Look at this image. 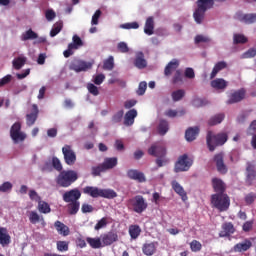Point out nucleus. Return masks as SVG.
Returning <instances> with one entry per match:
<instances>
[{"instance_id":"35","label":"nucleus","mask_w":256,"mask_h":256,"mask_svg":"<svg viewBox=\"0 0 256 256\" xmlns=\"http://www.w3.org/2000/svg\"><path fill=\"white\" fill-rule=\"evenodd\" d=\"M102 166L104 167L105 171H109V169L117 167V157L105 158Z\"/></svg>"},{"instance_id":"43","label":"nucleus","mask_w":256,"mask_h":256,"mask_svg":"<svg viewBox=\"0 0 256 256\" xmlns=\"http://www.w3.org/2000/svg\"><path fill=\"white\" fill-rule=\"evenodd\" d=\"M166 117H170L171 119L175 118V117H183V115H185V110H173V109H169L165 112Z\"/></svg>"},{"instance_id":"33","label":"nucleus","mask_w":256,"mask_h":256,"mask_svg":"<svg viewBox=\"0 0 256 256\" xmlns=\"http://www.w3.org/2000/svg\"><path fill=\"white\" fill-rule=\"evenodd\" d=\"M54 226H55L56 231H58V233L60 235H63L64 237H67V235H69V227H67L61 221L57 220L54 223Z\"/></svg>"},{"instance_id":"37","label":"nucleus","mask_w":256,"mask_h":256,"mask_svg":"<svg viewBox=\"0 0 256 256\" xmlns=\"http://www.w3.org/2000/svg\"><path fill=\"white\" fill-rule=\"evenodd\" d=\"M240 21L246 23V25L256 23V13L244 14L241 16Z\"/></svg>"},{"instance_id":"5","label":"nucleus","mask_w":256,"mask_h":256,"mask_svg":"<svg viewBox=\"0 0 256 256\" xmlns=\"http://www.w3.org/2000/svg\"><path fill=\"white\" fill-rule=\"evenodd\" d=\"M211 204L220 213H223L229 210L231 198L226 193H216L211 196Z\"/></svg>"},{"instance_id":"10","label":"nucleus","mask_w":256,"mask_h":256,"mask_svg":"<svg viewBox=\"0 0 256 256\" xmlns=\"http://www.w3.org/2000/svg\"><path fill=\"white\" fill-rule=\"evenodd\" d=\"M84 43L79 35L75 34L72 37V42L68 44V48L63 52V55L66 59H69L71 55L75 53L78 49L83 47Z\"/></svg>"},{"instance_id":"29","label":"nucleus","mask_w":256,"mask_h":256,"mask_svg":"<svg viewBox=\"0 0 256 256\" xmlns=\"http://www.w3.org/2000/svg\"><path fill=\"white\" fill-rule=\"evenodd\" d=\"M199 135V127H190L185 132L186 141H195Z\"/></svg>"},{"instance_id":"17","label":"nucleus","mask_w":256,"mask_h":256,"mask_svg":"<svg viewBox=\"0 0 256 256\" xmlns=\"http://www.w3.org/2000/svg\"><path fill=\"white\" fill-rule=\"evenodd\" d=\"M245 89H240L237 91H234L229 95V99L227 100L228 105H233L235 103H240V101H243L245 99Z\"/></svg>"},{"instance_id":"45","label":"nucleus","mask_w":256,"mask_h":256,"mask_svg":"<svg viewBox=\"0 0 256 256\" xmlns=\"http://www.w3.org/2000/svg\"><path fill=\"white\" fill-rule=\"evenodd\" d=\"M63 29V22H57L54 24V27L50 31V37H56V35H59L61 33V30Z\"/></svg>"},{"instance_id":"11","label":"nucleus","mask_w":256,"mask_h":256,"mask_svg":"<svg viewBox=\"0 0 256 256\" xmlns=\"http://www.w3.org/2000/svg\"><path fill=\"white\" fill-rule=\"evenodd\" d=\"M62 154L66 165L72 166L77 163V154L73 151V147H71V145H64L62 148Z\"/></svg>"},{"instance_id":"39","label":"nucleus","mask_w":256,"mask_h":256,"mask_svg":"<svg viewBox=\"0 0 256 256\" xmlns=\"http://www.w3.org/2000/svg\"><path fill=\"white\" fill-rule=\"evenodd\" d=\"M249 39L243 34H234L233 35V43L234 45H245Z\"/></svg>"},{"instance_id":"48","label":"nucleus","mask_w":256,"mask_h":256,"mask_svg":"<svg viewBox=\"0 0 256 256\" xmlns=\"http://www.w3.org/2000/svg\"><path fill=\"white\" fill-rule=\"evenodd\" d=\"M29 221H30V223H32V225H35V224L39 223V221H44V219L41 218L39 216V214H37V212L31 211L29 214Z\"/></svg>"},{"instance_id":"31","label":"nucleus","mask_w":256,"mask_h":256,"mask_svg":"<svg viewBox=\"0 0 256 256\" xmlns=\"http://www.w3.org/2000/svg\"><path fill=\"white\" fill-rule=\"evenodd\" d=\"M157 251V246H155V243H145L142 247V252L144 255L152 256L155 255V252Z\"/></svg>"},{"instance_id":"8","label":"nucleus","mask_w":256,"mask_h":256,"mask_svg":"<svg viewBox=\"0 0 256 256\" xmlns=\"http://www.w3.org/2000/svg\"><path fill=\"white\" fill-rule=\"evenodd\" d=\"M193 165V159L189 158V155L183 154L178 157L174 166L175 173H182L183 171H189Z\"/></svg>"},{"instance_id":"44","label":"nucleus","mask_w":256,"mask_h":256,"mask_svg":"<svg viewBox=\"0 0 256 256\" xmlns=\"http://www.w3.org/2000/svg\"><path fill=\"white\" fill-rule=\"evenodd\" d=\"M38 210L44 214L51 213V206H49V203L40 200L38 202Z\"/></svg>"},{"instance_id":"22","label":"nucleus","mask_w":256,"mask_h":256,"mask_svg":"<svg viewBox=\"0 0 256 256\" xmlns=\"http://www.w3.org/2000/svg\"><path fill=\"white\" fill-rule=\"evenodd\" d=\"M233 233H235V226H233V223L231 222H226L222 225L219 237H231Z\"/></svg>"},{"instance_id":"58","label":"nucleus","mask_w":256,"mask_h":256,"mask_svg":"<svg viewBox=\"0 0 256 256\" xmlns=\"http://www.w3.org/2000/svg\"><path fill=\"white\" fill-rule=\"evenodd\" d=\"M102 14L103 12H101V10H96L92 16L91 25H99V19Z\"/></svg>"},{"instance_id":"4","label":"nucleus","mask_w":256,"mask_h":256,"mask_svg":"<svg viewBox=\"0 0 256 256\" xmlns=\"http://www.w3.org/2000/svg\"><path fill=\"white\" fill-rule=\"evenodd\" d=\"M197 9L193 13L194 21L201 25L203 19H205V13L208 9H213L215 5V0H197L196 2Z\"/></svg>"},{"instance_id":"52","label":"nucleus","mask_w":256,"mask_h":256,"mask_svg":"<svg viewBox=\"0 0 256 256\" xmlns=\"http://www.w3.org/2000/svg\"><path fill=\"white\" fill-rule=\"evenodd\" d=\"M202 247H203V245H201V242H199L197 240H193L190 243L191 251H193L194 253L201 251Z\"/></svg>"},{"instance_id":"51","label":"nucleus","mask_w":256,"mask_h":256,"mask_svg":"<svg viewBox=\"0 0 256 256\" xmlns=\"http://www.w3.org/2000/svg\"><path fill=\"white\" fill-rule=\"evenodd\" d=\"M123 115H125V111L119 110L112 116V123H121L123 121Z\"/></svg>"},{"instance_id":"28","label":"nucleus","mask_w":256,"mask_h":256,"mask_svg":"<svg viewBox=\"0 0 256 256\" xmlns=\"http://www.w3.org/2000/svg\"><path fill=\"white\" fill-rule=\"evenodd\" d=\"M154 31H155V20L153 19L152 16H150L146 19L145 26H144V33L146 35H153Z\"/></svg>"},{"instance_id":"41","label":"nucleus","mask_w":256,"mask_h":256,"mask_svg":"<svg viewBox=\"0 0 256 256\" xmlns=\"http://www.w3.org/2000/svg\"><path fill=\"white\" fill-rule=\"evenodd\" d=\"M129 235L131 239H137L141 235V228L139 225H131L129 227Z\"/></svg>"},{"instance_id":"26","label":"nucleus","mask_w":256,"mask_h":256,"mask_svg":"<svg viewBox=\"0 0 256 256\" xmlns=\"http://www.w3.org/2000/svg\"><path fill=\"white\" fill-rule=\"evenodd\" d=\"M134 65L137 69H145V67H147V60L145 59V54H143V52L136 53Z\"/></svg>"},{"instance_id":"18","label":"nucleus","mask_w":256,"mask_h":256,"mask_svg":"<svg viewBox=\"0 0 256 256\" xmlns=\"http://www.w3.org/2000/svg\"><path fill=\"white\" fill-rule=\"evenodd\" d=\"M214 163H216L218 173H222V175L227 173V165H225L223 153H218L214 156Z\"/></svg>"},{"instance_id":"55","label":"nucleus","mask_w":256,"mask_h":256,"mask_svg":"<svg viewBox=\"0 0 256 256\" xmlns=\"http://www.w3.org/2000/svg\"><path fill=\"white\" fill-rule=\"evenodd\" d=\"M52 167L56 171H63V165L61 164V160H59V158L57 157L52 158Z\"/></svg>"},{"instance_id":"30","label":"nucleus","mask_w":256,"mask_h":256,"mask_svg":"<svg viewBox=\"0 0 256 256\" xmlns=\"http://www.w3.org/2000/svg\"><path fill=\"white\" fill-rule=\"evenodd\" d=\"M223 69H227V62H217L210 74V79H215V77H217V73H219V71H223Z\"/></svg>"},{"instance_id":"53","label":"nucleus","mask_w":256,"mask_h":256,"mask_svg":"<svg viewBox=\"0 0 256 256\" xmlns=\"http://www.w3.org/2000/svg\"><path fill=\"white\" fill-rule=\"evenodd\" d=\"M256 56V49L250 48L242 54V59H253Z\"/></svg>"},{"instance_id":"54","label":"nucleus","mask_w":256,"mask_h":256,"mask_svg":"<svg viewBox=\"0 0 256 256\" xmlns=\"http://www.w3.org/2000/svg\"><path fill=\"white\" fill-rule=\"evenodd\" d=\"M87 89H88L89 93L91 95H93L94 97H97V95H99V88L97 86H95V84L88 83Z\"/></svg>"},{"instance_id":"46","label":"nucleus","mask_w":256,"mask_h":256,"mask_svg":"<svg viewBox=\"0 0 256 256\" xmlns=\"http://www.w3.org/2000/svg\"><path fill=\"white\" fill-rule=\"evenodd\" d=\"M115 67V62L113 56H109L107 60L104 61L103 69L106 71H113V68Z\"/></svg>"},{"instance_id":"36","label":"nucleus","mask_w":256,"mask_h":256,"mask_svg":"<svg viewBox=\"0 0 256 256\" xmlns=\"http://www.w3.org/2000/svg\"><path fill=\"white\" fill-rule=\"evenodd\" d=\"M86 241L92 249H101V247H103L102 240L99 237L97 238L87 237Z\"/></svg>"},{"instance_id":"19","label":"nucleus","mask_w":256,"mask_h":256,"mask_svg":"<svg viewBox=\"0 0 256 256\" xmlns=\"http://www.w3.org/2000/svg\"><path fill=\"white\" fill-rule=\"evenodd\" d=\"M250 247H253V243L251 240L245 239L243 242L234 245L232 251L234 253H245V251H249Z\"/></svg>"},{"instance_id":"56","label":"nucleus","mask_w":256,"mask_h":256,"mask_svg":"<svg viewBox=\"0 0 256 256\" xmlns=\"http://www.w3.org/2000/svg\"><path fill=\"white\" fill-rule=\"evenodd\" d=\"M255 199H256V194L254 192H250L245 196L244 201L246 205H253V203H255Z\"/></svg>"},{"instance_id":"40","label":"nucleus","mask_w":256,"mask_h":256,"mask_svg":"<svg viewBox=\"0 0 256 256\" xmlns=\"http://www.w3.org/2000/svg\"><path fill=\"white\" fill-rule=\"evenodd\" d=\"M68 213L69 215H77L79 213L80 202H68Z\"/></svg>"},{"instance_id":"16","label":"nucleus","mask_w":256,"mask_h":256,"mask_svg":"<svg viewBox=\"0 0 256 256\" xmlns=\"http://www.w3.org/2000/svg\"><path fill=\"white\" fill-rule=\"evenodd\" d=\"M128 179L132 181H137V183H145L147 178L145 177V173L137 170V169H129L126 173Z\"/></svg>"},{"instance_id":"50","label":"nucleus","mask_w":256,"mask_h":256,"mask_svg":"<svg viewBox=\"0 0 256 256\" xmlns=\"http://www.w3.org/2000/svg\"><path fill=\"white\" fill-rule=\"evenodd\" d=\"M105 168L103 166V164H100L98 166H93L92 167V175L94 177H99V175H101V173H105Z\"/></svg>"},{"instance_id":"7","label":"nucleus","mask_w":256,"mask_h":256,"mask_svg":"<svg viewBox=\"0 0 256 256\" xmlns=\"http://www.w3.org/2000/svg\"><path fill=\"white\" fill-rule=\"evenodd\" d=\"M127 207L128 209H132L134 213L141 215V213L147 210L148 204L142 195H137L127 200Z\"/></svg>"},{"instance_id":"38","label":"nucleus","mask_w":256,"mask_h":256,"mask_svg":"<svg viewBox=\"0 0 256 256\" xmlns=\"http://www.w3.org/2000/svg\"><path fill=\"white\" fill-rule=\"evenodd\" d=\"M39 35L32 29L27 30L21 35V41H29L33 39H38Z\"/></svg>"},{"instance_id":"27","label":"nucleus","mask_w":256,"mask_h":256,"mask_svg":"<svg viewBox=\"0 0 256 256\" xmlns=\"http://www.w3.org/2000/svg\"><path fill=\"white\" fill-rule=\"evenodd\" d=\"M178 67H179V60L173 59L172 61H170L164 69L165 77H170L173 71H177Z\"/></svg>"},{"instance_id":"20","label":"nucleus","mask_w":256,"mask_h":256,"mask_svg":"<svg viewBox=\"0 0 256 256\" xmlns=\"http://www.w3.org/2000/svg\"><path fill=\"white\" fill-rule=\"evenodd\" d=\"M0 245L2 247L11 245V235H9V231L5 227H0Z\"/></svg>"},{"instance_id":"57","label":"nucleus","mask_w":256,"mask_h":256,"mask_svg":"<svg viewBox=\"0 0 256 256\" xmlns=\"http://www.w3.org/2000/svg\"><path fill=\"white\" fill-rule=\"evenodd\" d=\"M107 223H108L107 217H103L95 225V227H94L95 231H99L100 229L107 227Z\"/></svg>"},{"instance_id":"2","label":"nucleus","mask_w":256,"mask_h":256,"mask_svg":"<svg viewBox=\"0 0 256 256\" xmlns=\"http://www.w3.org/2000/svg\"><path fill=\"white\" fill-rule=\"evenodd\" d=\"M84 195H89L93 199L103 197L104 199H115L117 192L113 189H101L94 186H86L82 189Z\"/></svg>"},{"instance_id":"6","label":"nucleus","mask_w":256,"mask_h":256,"mask_svg":"<svg viewBox=\"0 0 256 256\" xmlns=\"http://www.w3.org/2000/svg\"><path fill=\"white\" fill-rule=\"evenodd\" d=\"M79 179V175L75 170H64L59 173L56 178V183L59 187H71L75 181Z\"/></svg>"},{"instance_id":"23","label":"nucleus","mask_w":256,"mask_h":256,"mask_svg":"<svg viewBox=\"0 0 256 256\" xmlns=\"http://www.w3.org/2000/svg\"><path fill=\"white\" fill-rule=\"evenodd\" d=\"M210 85L213 89H216L217 91H225V89H227V86L229 85V82L223 78H217L212 80Z\"/></svg>"},{"instance_id":"63","label":"nucleus","mask_w":256,"mask_h":256,"mask_svg":"<svg viewBox=\"0 0 256 256\" xmlns=\"http://www.w3.org/2000/svg\"><path fill=\"white\" fill-rule=\"evenodd\" d=\"M117 49L120 53H129V46L125 42H119Z\"/></svg>"},{"instance_id":"61","label":"nucleus","mask_w":256,"mask_h":256,"mask_svg":"<svg viewBox=\"0 0 256 256\" xmlns=\"http://www.w3.org/2000/svg\"><path fill=\"white\" fill-rule=\"evenodd\" d=\"M13 189V184L11 182H4L0 185V193H7Z\"/></svg>"},{"instance_id":"34","label":"nucleus","mask_w":256,"mask_h":256,"mask_svg":"<svg viewBox=\"0 0 256 256\" xmlns=\"http://www.w3.org/2000/svg\"><path fill=\"white\" fill-rule=\"evenodd\" d=\"M224 119H225V114L223 113L216 114L208 120V125L210 127H214V125H219L220 123H223Z\"/></svg>"},{"instance_id":"62","label":"nucleus","mask_w":256,"mask_h":256,"mask_svg":"<svg viewBox=\"0 0 256 256\" xmlns=\"http://www.w3.org/2000/svg\"><path fill=\"white\" fill-rule=\"evenodd\" d=\"M120 27L121 29H139V23L137 22L124 23Z\"/></svg>"},{"instance_id":"14","label":"nucleus","mask_w":256,"mask_h":256,"mask_svg":"<svg viewBox=\"0 0 256 256\" xmlns=\"http://www.w3.org/2000/svg\"><path fill=\"white\" fill-rule=\"evenodd\" d=\"M100 239L102 241V247H109V245H113V243L119 241V236L117 235V232L110 231L102 234Z\"/></svg>"},{"instance_id":"13","label":"nucleus","mask_w":256,"mask_h":256,"mask_svg":"<svg viewBox=\"0 0 256 256\" xmlns=\"http://www.w3.org/2000/svg\"><path fill=\"white\" fill-rule=\"evenodd\" d=\"M93 67V63L83 61V60H75L71 65L70 69L75 71L76 73H81V71H87Z\"/></svg>"},{"instance_id":"9","label":"nucleus","mask_w":256,"mask_h":256,"mask_svg":"<svg viewBox=\"0 0 256 256\" xmlns=\"http://www.w3.org/2000/svg\"><path fill=\"white\" fill-rule=\"evenodd\" d=\"M10 137L13 143H23L27 139V134L21 131V122H15L10 128Z\"/></svg>"},{"instance_id":"15","label":"nucleus","mask_w":256,"mask_h":256,"mask_svg":"<svg viewBox=\"0 0 256 256\" xmlns=\"http://www.w3.org/2000/svg\"><path fill=\"white\" fill-rule=\"evenodd\" d=\"M39 118V106L37 104L32 105L31 111L26 114V125L28 127H33V124L36 123Z\"/></svg>"},{"instance_id":"21","label":"nucleus","mask_w":256,"mask_h":256,"mask_svg":"<svg viewBox=\"0 0 256 256\" xmlns=\"http://www.w3.org/2000/svg\"><path fill=\"white\" fill-rule=\"evenodd\" d=\"M137 117V111L135 109H130L124 115V125L125 127H131L135 123V118Z\"/></svg>"},{"instance_id":"1","label":"nucleus","mask_w":256,"mask_h":256,"mask_svg":"<svg viewBox=\"0 0 256 256\" xmlns=\"http://www.w3.org/2000/svg\"><path fill=\"white\" fill-rule=\"evenodd\" d=\"M148 154L152 157H157L156 165L157 167H165L167 163H169V159L167 158V149L161 143L152 144L148 149Z\"/></svg>"},{"instance_id":"47","label":"nucleus","mask_w":256,"mask_h":256,"mask_svg":"<svg viewBox=\"0 0 256 256\" xmlns=\"http://www.w3.org/2000/svg\"><path fill=\"white\" fill-rule=\"evenodd\" d=\"M171 96L174 102L181 101V99L185 97V90L183 89L176 90L172 92Z\"/></svg>"},{"instance_id":"32","label":"nucleus","mask_w":256,"mask_h":256,"mask_svg":"<svg viewBox=\"0 0 256 256\" xmlns=\"http://www.w3.org/2000/svg\"><path fill=\"white\" fill-rule=\"evenodd\" d=\"M25 63H27V57L25 56H19L12 61L13 68L16 71L23 69V67L25 66Z\"/></svg>"},{"instance_id":"60","label":"nucleus","mask_w":256,"mask_h":256,"mask_svg":"<svg viewBox=\"0 0 256 256\" xmlns=\"http://www.w3.org/2000/svg\"><path fill=\"white\" fill-rule=\"evenodd\" d=\"M57 249L58 251H69V242L67 241H58L57 242Z\"/></svg>"},{"instance_id":"24","label":"nucleus","mask_w":256,"mask_h":256,"mask_svg":"<svg viewBox=\"0 0 256 256\" xmlns=\"http://www.w3.org/2000/svg\"><path fill=\"white\" fill-rule=\"evenodd\" d=\"M212 187L215 193H225L227 191V185H225V182L221 178H213Z\"/></svg>"},{"instance_id":"42","label":"nucleus","mask_w":256,"mask_h":256,"mask_svg":"<svg viewBox=\"0 0 256 256\" xmlns=\"http://www.w3.org/2000/svg\"><path fill=\"white\" fill-rule=\"evenodd\" d=\"M169 131V122L166 120H160L158 125V133L159 135H165Z\"/></svg>"},{"instance_id":"59","label":"nucleus","mask_w":256,"mask_h":256,"mask_svg":"<svg viewBox=\"0 0 256 256\" xmlns=\"http://www.w3.org/2000/svg\"><path fill=\"white\" fill-rule=\"evenodd\" d=\"M147 91V82L142 81L139 83L138 89L136 91L137 95H145V92Z\"/></svg>"},{"instance_id":"64","label":"nucleus","mask_w":256,"mask_h":256,"mask_svg":"<svg viewBox=\"0 0 256 256\" xmlns=\"http://www.w3.org/2000/svg\"><path fill=\"white\" fill-rule=\"evenodd\" d=\"M94 209L95 208H93V206L87 203L82 204V207H81L82 213H93Z\"/></svg>"},{"instance_id":"12","label":"nucleus","mask_w":256,"mask_h":256,"mask_svg":"<svg viewBox=\"0 0 256 256\" xmlns=\"http://www.w3.org/2000/svg\"><path fill=\"white\" fill-rule=\"evenodd\" d=\"M62 199L65 203L79 202V200L81 199V191L77 188L66 191L63 194Z\"/></svg>"},{"instance_id":"25","label":"nucleus","mask_w":256,"mask_h":256,"mask_svg":"<svg viewBox=\"0 0 256 256\" xmlns=\"http://www.w3.org/2000/svg\"><path fill=\"white\" fill-rule=\"evenodd\" d=\"M172 188L177 193V195L181 196L182 201H187V192H185V189H183V186L177 182V180H173L172 183Z\"/></svg>"},{"instance_id":"49","label":"nucleus","mask_w":256,"mask_h":256,"mask_svg":"<svg viewBox=\"0 0 256 256\" xmlns=\"http://www.w3.org/2000/svg\"><path fill=\"white\" fill-rule=\"evenodd\" d=\"M173 85H177V83H183V73L181 70H176L174 76L172 77Z\"/></svg>"},{"instance_id":"3","label":"nucleus","mask_w":256,"mask_h":256,"mask_svg":"<svg viewBox=\"0 0 256 256\" xmlns=\"http://www.w3.org/2000/svg\"><path fill=\"white\" fill-rule=\"evenodd\" d=\"M229 139V135L225 132H221L218 134H213L212 131H208L206 136V143L209 151L213 152L217 147H221L225 145Z\"/></svg>"}]
</instances>
